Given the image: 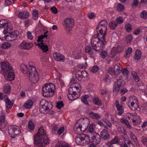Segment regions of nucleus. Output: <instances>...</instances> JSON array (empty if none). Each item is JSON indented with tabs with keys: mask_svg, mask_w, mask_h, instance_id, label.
<instances>
[{
	"mask_svg": "<svg viewBox=\"0 0 147 147\" xmlns=\"http://www.w3.org/2000/svg\"><path fill=\"white\" fill-rule=\"evenodd\" d=\"M88 74L85 70L78 71L76 74V76L78 80L80 81L87 80L88 78Z\"/></svg>",
	"mask_w": 147,
	"mask_h": 147,
	"instance_id": "obj_14",
	"label": "nucleus"
},
{
	"mask_svg": "<svg viewBox=\"0 0 147 147\" xmlns=\"http://www.w3.org/2000/svg\"><path fill=\"white\" fill-rule=\"evenodd\" d=\"M127 104L132 110L135 111L138 107V102L137 97L134 96L130 97L127 101Z\"/></svg>",
	"mask_w": 147,
	"mask_h": 147,
	"instance_id": "obj_11",
	"label": "nucleus"
},
{
	"mask_svg": "<svg viewBox=\"0 0 147 147\" xmlns=\"http://www.w3.org/2000/svg\"><path fill=\"white\" fill-rule=\"evenodd\" d=\"M127 144L125 142H123L121 144L122 147H135L134 144L130 140H128L127 142Z\"/></svg>",
	"mask_w": 147,
	"mask_h": 147,
	"instance_id": "obj_29",
	"label": "nucleus"
},
{
	"mask_svg": "<svg viewBox=\"0 0 147 147\" xmlns=\"http://www.w3.org/2000/svg\"><path fill=\"white\" fill-rule=\"evenodd\" d=\"M122 74L125 76H127L129 72L126 68L122 69L121 70Z\"/></svg>",
	"mask_w": 147,
	"mask_h": 147,
	"instance_id": "obj_58",
	"label": "nucleus"
},
{
	"mask_svg": "<svg viewBox=\"0 0 147 147\" xmlns=\"http://www.w3.org/2000/svg\"><path fill=\"white\" fill-rule=\"evenodd\" d=\"M53 57L55 60L57 61L64 62L65 60V56L62 54L57 52L53 54Z\"/></svg>",
	"mask_w": 147,
	"mask_h": 147,
	"instance_id": "obj_16",
	"label": "nucleus"
},
{
	"mask_svg": "<svg viewBox=\"0 0 147 147\" xmlns=\"http://www.w3.org/2000/svg\"><path fill=\"white\" fill-rule=\"evenodd\" d=\"M117 26L115 22L113 21H111L109 23V26L112 30H114Z\"/></svg>",
	"mask_w": 147,
	"mask_h": 147,
	"instance_id": "obj_43",
	"label": "nucleus"
},
{
	"mask_svg": "<svg viewBox=\"0 0 147 147\" xmlns=\"http://www.w3.org/2000/svg\"><path fill=\"white\" fill-rule=\"evenodd\" d=\"M48 31H46L45 32H44V35H41L38 36V39L37 40L38 42H39L42 41V40L44 39L45 37L47 38V34L48 33Z\"/></svg>",
	"mask_w": 147,
	"mask_h": 147,
	"instance_id": "obj_41",
	"label": "nucleus"
},
{
	"mask_svg": "<svg viewBox=\"0 0 147 147\" xmlns=\"http://www.w3.org/2000/svg\"><path fill=\"white\" fill-rule=\"evenodd\" d=\"M55 147H70V146L66 144H63L62 143L60 142L57 143L55 145Z\"/></svg>",
	"mask_w": 147,
	"mask_h": 147,
	"instance_id": "obj_50",
	"label": "nucleus"
},
{
	"mask_svg": "<svg viewBox=\"0 0 147 147\" xmlns=\"http://www.w3.org/2000/svg\"><path fill=\"white\" fill-rule=\"evenodd\" d=\"M19 18L22 19H25L29 16V13L26 11L20 12L18 15Z\"/></svg>",
	"mask_w": 147,
	"mask_h": 147,
	"instance_id": "obj_25",
	"label": "nucleus"
},
{
	"mask_svg": "<svg viewBox=\"0 0 147 147\" xmlns=\"http://www.w3.org/2000/svg\"><path fill=\"white\" fill-rule=\"evenodd\" d=\"M64 130L65 128L63 127H62L59 128L57 130L58 134L59 135H61L64 131Z\"/></svg>",
	"mask_w": 147,
	"mask_h": 147,
	"instance_id": "obj_64",
	"label": "nucleus"
},
{
	"mask_svg": "<svg viewBox=\"0 0 147 147\" xmlns=\"http://www.w3.org/2000/svg\"><path fill=\"white\" fill-rule=\"evenodd\" d=\"M28 67H27V66L24 64H22L20 65V69L22 71L24 74L27 73L28 74V71L29 70Z\"/></svg>",
	"mask_w": 147,
	"mask_h": 147,
	"instance_id": "obj_24",
	"label": "nucleus"
},
{
	"mask_svg": "<svg viewBox=\"0 0 147 147\" xmlns=\"http://www.w3.org/2000/svg\"><path fill=\"white\" fill-rule=\"evenodd\" d=\"M32 14L33 19L34 20H36L38 17V11L35 9L33 10Z\"/></svg>",
	"mask_w": 147,
	"mask_h": 147,
	"instance_id": "obj_53",
	"label": "nucleus"
},
{
	"mask_svg": "<svg viewBox=\"0 0 147 147\" xmlns=\"http://www.w3.org/2000/svg\"><path fill=\"white\" fill-rule=\"evenodd\" d=\"M33 102L31 100H29L26 101L24 105V107L27 109H30L32 107Z\"/></svg>",
	"mask_w": 147,
	"mask_h": 147,
	"instance_id": "obj_35",
	"label": "nucleus"
},
{
	"mask_svg": "<svg viewBox=\"0 0 147 147\" xmlns=\"http://www.w3.org/2000/svg\"><path fill=\"white\" fill-rule=\"evenodd\" d=\"M81 86L78 83H74L71 84L69 88L67 94L68 98L70 100H73L78 98L80 96Z\"/></svg>",
	"mask_w": 147,
	"mask_h": 147,
	"instance_id": "obj_4",
	"label": "nucleus"
},
{
	"mask_svg": "<svg viewBox=\"0 0 147 147\" xmlns=\"http://www.w3.org/2000/svg\"><path fill=\"white\" fill-rule=\"evenodd\" d=\"M134 116V114L133 115L132 113H127L126 115V119L127 121H129V122H132Z\"/></svg>",
	"mask_w": 147,
	"mask_h": 147,
	"instance_id": "obj_30",
	"label": "nucleus"
},
{
	"mask_svg": "<svg viewBox=\"0 0 147 147\" xmlns=\"http://www.w3.org/2000/svg\"><path fill=\"white\" fill-rule=\"evenodd\" d=\"M132 51V48L131 47H129L125 51V53L124 55V57L126 58L129 57Z\"/></svg>",
	"mask_w": 147,
	"mask_h": 147,
	"instance_id": "obj_27",
	"label": "nucleus"
},
{
	"mask_svg": "<svg viewBox=\"0 0 147 147\" xmlns=\"http://www.w3.org/2000/svg\"><path fill=\"white\" fill-rule=\"evenodd\" d=\"M99 70V67L97 66H94L91 69V71L93 73H95Z\"/></svg>",
	"mask_w": 147,
	"mask_h": 147,
	"instance_id": "obj_63",
	"label": "nucleus"
},
{
	"mask_svg": "<svg viewBox=\"0 0 147 147\" xmlns=\"http://www.w3.org/2000/svg\"><path fill=\"white\" fill-rule=\"evenodd\" d=\"M74 21L72 19L67 18L64 21V26L67 34H70V31L71 30V27L74 24Z\"/></svg>",
	"mask_w": 147,
	"mask_h": 147,
	"instance_id": "obj_15",
	"label": "nucleus"
},
{
	"mask_svg": "<svg viewBox=\"0 0 147 147\" xmlns=\"http://www.w3.org/2000/svg\"><path fill=\"white\" fill-rule=\"evenodd\" d=\"M120 121L122 123H124L128 128H131V127L129 123V121H127L125 118H121L120 119Z\"/></svg>",
	"mask_w": 147,
	"mask_h": 147,
	"instance_id": "obj_36",
	"label": "nucleus"
},
{
	"mask_svg": "<svg viewBox=\"0 0 147 147\" xmlns=\"http://www.w3.org/2000/svg\"><path fill=\"white\" fill-rule=\"evenodd\" d=\"M34 64L32 62H29L30 67L28 71L29 78L30 80L32 82L35 83H37L39 79V76L38 72L36 71Z\"/></svg>",
	"mask_w": 147,
	"mask_h": 147,
	"instance_id": "obj_6",
	"label": "nucleus"
},
{
	"mask_svg": "<svg viewBox=\"0 0 147 147\" xmlns=\"http://www.w3.org/2000/svg\"><path fill=\"white\" fill-rule=\"evenodd\" d=\"M5 121V116L4 115H2L0 117V127L3 124Z\"/></svg>",
	"mask_w": 147,
	"mask_h": 147,
	"instance_id": "obj_60",
	"label": "nucleus"
},
{
	"mask_svg": "<svg viewBox=\"0 0 147 147\" xmlns=\"http://www.w3.org/2000/svg\"><path fill=\"white\" fill-rule=\"evenodd\" d=\"M4 97L6 102V107L9 109H11L13 105V102L10 101L6 95H5Z\"/></svg>",
	"mask_w": 147,
	"mask_h": 147,
	"instance_id": "obj_23",
	"label": "nucleus"
},
{
	"mask_svg": "<svg viewBox=\"0 0 147 147\" xmlns=\"http://www.w3.org/2000/svg\"><path fill=\"white\" fill-rule=\"evenodd\" d=\"M125 29L128 32H130L132 30V26L129 24H126L125 25Z\"/></svg>",
	"mask_w": 147,
	"mask_h": 147,
	"instance_id": "obj_55",
	"label": "nucleus"
},
{
	"mask_svg": "<svg viewBox=\"0 0 147 147\" xmlns=\"http://www.w3.org/2000/svg\"><path fill=\"white\" fill-rule=\"evenodd\" d=\"M100 55L102 57L105 58L107 56L108 53L107 51H103L101 52Z\"/></svg>",
	"mask_w": 147,
	"mask_h": 147,
	"instance_id": "obj_59",
	"label": "nucleus"
},
{
	"mask_svg": "<svg viewBox=\"0 0 147 147\" xmlns=\"http://www.w3.org/2000/svg\"><path fill=\"white\" fill-rule=\"evenodd\" d=\"M1 71L4 74L6 80L12 81L14 79L13 71L11 68L10 64L7 61H4L1 63Z\"/></svg>",
	"mask_w": 147,
	"mask_h": 147,
	"instance_id": "obj_3",
	"label": "nucleus"
},
{
	"mask_svg": "<svg viewBox=\"0 0 147 147\" xmlns=\"http://www.w3.org/2000/svg\"><path fill=\"white\" fill-rule=\"evenodd\" d=\"M95 128V126L94 124L92 123L90 125L88 128V130L90 133L89 135H92L94 134V133H96L94 131V129Z\"/></svg>",
	"mask_w": 147,
	"mask_h": 147,
	"instance_id": "obj_31",
	"label": "nucleus"
},
{
	"mask_svg": "<svg viewBox=\"0 0 147 147\" xmlns=\"http://www.w3.org/2000/svg\"><path fill=\"white\" fill-rule=\"evenodd\" d=\"M141 51L139 49L137 50L135 52V54L134 56V59L136 60H139L141 56Z\"/></svg>",
	"mask_w": 147,
	"mask_h": 147,
	"instance_id": "obj_33",
	"label": "nucleus"
},
{
	"mask_svg": "<svg viewBox=\"0 0 147 147\" xmlns=\"http://www.w3.org/2000/svg\"><path fill=\"white\" fill-rule=\"evenodd\" d=\"M125 81L121 79H119L115 81L114 83L113 87L114 92H118L122 87L124 86Z\"/></svg>",
	"mask_w": 147,
	"mask_h": 147,
	"instance_id": "obj_13",
	"label": "nucleus"
},
{
	"mask_svg": "<svg viewBox=\"0 0 147 147\" xmlns=\"http://www.w3.org/2000/svg\"><path fill=\"white\" fill-rule=\"evenodd\" d=\"M131 75L134 79L136 82H138L139 81V78L138 76L137 73L135 71H132L131 72Z\"/></svg>",
	"mask_w": 147,
	"mask_h": 147,
	"instance_id": "obj_45",
	"label": "nucleus"
},
{
	"mask_svg": "<svg viewBox=\"0 0 147 147\" xmlns=\"http://www.w3.org/2000/svg\"><path fill=\"white\" fill-rule=\"evenodd\" d=\"M107 24V21L105 20H102L98 23L96 29L97 31L100 33L99 34L102 35L104 37L106 35Z\"/></svg>",
	"mask_w": 147,
	"mask_h": 147,
	"instance_id": "obj_10",
	"label": "nucleus"
},
{
	"mask_svg": "<svg viewBox=\"0 0 147 147\" xmlns=\"http://www.w3.org/2000/svg\"><path fill=\"white\" fill-rule=\"evenodd\" d=\"M118 48L114 47L112 48L110 54V57L112 58L114 57L117 54V53L119 52L118 50Z\"/></svg>",
	"mask_w": 147,
	"mask_h": 147,
	"instance_id": "obj_28",
	"label": "nucleus"
},
{
	"mask_svg": "<svg viewBox=\"0 0 147 147\" xmlns=\"http://www.w3.org/2000/svg\"><path fill=\"white\" fill-rule=\"evenodd\" d=\"M129 136L131 139L135 143H137L138 142V140L136 137L132 132H130L129 133Z\"/></svg>",
	"mask_w": 147,
	"mask_h": 147,
	"instance_id": "obj_48",
	"label": "nucleus"
},
{
	"mask_svg": "<svg viewBox=\"0 0 147 147\" xmlns=\"http://www.w3.org/2000/svg\"><path fill=\"white\" fill-rule=\"evenodd\" d=\"M27 36L28 38L30 40H32L33 38V36L32 35L31 32L30 31H27Z\"/></svg>",
	"mask_w": 147,
	"mask_h": 147,
	"instance_id": "obj_56",
	"label": "nucleus"
},
{
	"mask_svg": "<svg viewBox=\"0 0 147 147\" xmlns=\"http://www.w3.org/2000/svg\"><path fill=\"white\" fill-rule=\"evenodd\" d=\"M84 138H83V144L85 143V144H88L90 142H91V140H90V138L88 136H86L84 134Z\"/></svg>",
	"mask_w": 147,
	"mask_h": 147,
	"instance_id": "obj_44",
	"label": "nucleus"
},
{
	"mask_svg": "<svg viewBox=\"0 0 147 147\" xmlns=\"http://www.w3.org/2000/svg\"><path fill=\"white\" fill-rule=\"evenodd\" d=\"M41 107L40 109V111L42 113H49L50 114H53L54 112L51 110L53 107L52 102H48L45 100H42L40 102Z\"/></svg>",
	"mask_w": 147,
	"mask_h": 147,
	"instance_id": "obj_8",
	"label": "nucleus"
},
{
	"mask_svg": "<svg viewBox=\"0 0 147 147\" xmlns=\"http://www.w3.org/2000/svg\"><path fill=\"white\" fill-rule=\"evenodd\" d=\"M141 18H143L144 20L147 19V13L146 11L145 10L143 11L140 15Z\"/></svg>",
	"mask_w": 147,
	"mask_h": 147,
	"instance_id": "obj_49",
	"label": "nucleus"
},
{
	"mask_svg": "<svg viewBox=\"0 0 147 147\" xmlns=\"http://www.w3.org/2000/svg\"><path fill=\"white\" fill-rule=\"evenodd\" d=\"M132 121V124L134 125H137L140 123L141 119L140 117L136 114H134V116Z\"/></svg>",
	"mask_w": 147,
	"mask_h": 147,
	"instance_id": "obj_21",
	"label": "nucleus"
},
{
	"mask_svg": "<svg viewBox=\"0 0 147 147\" xmlns=\"http://www.w3.org/2000/svg\"><path fill=\"white\" fill-rule=\"evenodd\" d=\"M1 34L0 35V39L4 40H6L9 41H14L16 39L17 37L19 35V33L18 31H13L9 33V34Z\"/></svg>",
	"mask_w": 147,
	"mask_h": 147,
	"instance_id": "obj_9",
	"label": "nucleus"
},
{
	"mask_svg": "<svg viewBox=\"0 0 147 147\" xmlns=\"http://www.w3.org/2000/svg\"><path fill=\"white\" fill-rule=\"evenodd\" d=\"M89 136L92 139L91 141V142H93L94 144H97L100 142V139L99 138V135L97 133H94L92 135H89Z\"/></svg>",
	"mask_w": 147,
	"mask_h": 147,
	"instance_id": "obj_17",
	"label": "nucleus"
},
{
	"mask_svg": "<svg viewBox=\"0 0 147 147\" xmlns=\"http://www.w3.org/2000/svg\"><path fill=\"white\" fill-rule=\"evenodd\" d=\"M124 8V6L121 3H119L118 4L117 9L119 11H122L123 10Z\"/></svg>",
	"mask_w": 147,
	"mask_h": 147,
	"instance_id": "obj_54",
	"label": "nucleus"
},
{
	"mask_svg": "<svg viewBox=\"0 0 147 147\" xmlns=\"http://www.w3.org/2000/svg\"><path fill=\"white\" fill-rule=\"evenodd\" d=\"M93 102L96 105L100 106L102 105V102L97 97L94 98L93 100Z\"/></svg>",
	"mask_w": 147,
	"mask_h": 147,
	"instance_id": "obj_38",
	"label": "nucleus"
},
{
	"mask_svg": "<svg viewBox=\"0 0 147 147\" xmlns=\"http://www.w3.org/2000/svg\"><path fill=\"white\" fill-rule=\"evenodd\" d=\"M118 141V138L117 136L115 137L110 142H108L109 144L113 145L117 143Z\"/></svg>",
	"mask_w": 147,
	"mask_h": 147,
	"instance_id": "obj_52",
	"label": "nucleus"
},
{
	"mask_svg": "<svg viewBox=\"0 0 147 147\" xmlns=\"http://www.w3.org/2000/svg\"><path fill=\"white\" fill-rule=\"evenodd\" d=\"M37 46L43 50V52H46L48 51V47L46 45H44L41 42L36 44Z\"/></svg>",
	"mask_w": 147,
	"mask_h": 147,
	"instance_id": "obj_26",
	"label": "nucleus"
},
{
	"mask_svg": "<svg viewBox=\"0 0 147 147\" xmlns=\"http://www.w3.org/2000/svg\"><path fill=\"white\" fill-rule=\"evenodd\" d=\"M115 104L117 108V114L119 115H121L123 113V107L119 104L118 100L115 101Z\"/></svg>",
	"mask_w": 147,
	"mask_h": 147,
	"instance_id": "obj_19",
	"label": "nucleus"
},
{
	"mask_svg": "<svg viewBox=\"0 0 147 147\" xmlns=\"http://www.w3.org/2000/svg\"><path fill=\"white\" fill-rule=\"evenodd\" d=\"M109 134L108 131L105 129L102 130L100 133V137L104 140H106L109 138Z\"/></svg>",
	"mask_w": 147,
	"mask_h": 147,
	"instance_id": "obj_20",
	"label": "nucleus"
},
{
	"mask_svg": "<svg viewBox=\"0 0 147 147\" xmlns=\"http://www.w3.org/2000/svg\"><path fill=\"white\" fill-rule=\"evenodd\" d=\"M141 141L144 145L147 146V137H142Z\"/></svg>",
	"mask_w": 147,
	"mask_h": 147,
	"instance_id": "obj_61",
	"label": "nucleus"
},
{
	"mask_svg": "<svg viewBox=\"0 0 147 147\" xmlns=\"http://www.w3.org/2000/svg\"><path fill=\"white\" fill-rule=\"evenodd\" d=\"M53 78L57 79V80L60 79L61 77V75L59 72L56 71L53 75Z\"/></svg>",
	"mask_w": 147,
	"mask_h": 147,
	"instance_id": "obj_46",
	"label": "nucleus"
},
{
	"mask_svg": "<svg viewBox=\"0 0 147 147\" xmlns=\"http://www.w3.org/2000/svg\"><path fill=\"white\" fill-rule=\"evenodd\" d=\"M85 52L88 54L92 55L94 54L93 50L92 47L90 46H87L85 48Z\"/></svg>",
	"mask_w": 147,
	"mask_h": 147,
	"instance_id": "obj_32",
	"label": "nucleus"
},
{
	"mask_svg": "<svg viewBox=\"0 0 147 147\" xmlns=\"http://www.w3.org/2000/svg\"><path fill=\"white\" fill-rule=\"evenodd\" d=\"M28 127L30 129L33 130L34 128V125L31 120L28 123Z\"/></svg>",
	"mask_w": 147,
	"mask_h": 147,
	"instance_id": "obj_51",
	"label": "nucleus"
},
{
	"mask_svg": "<svg viewBox=\"0 0 147 147\" xmlns=\"http://www.w3.org/2000/svg\"><path fill=\"white\" fill-rule=\"evenodd\" d=\"M102 121L106 124V125L109 127H111L112 126V124L111 123L106 119H103Z\"/></svg>",
	"mask_w": 147,
	"mask_h": 147,
	"instance_id": "obj_62",
	"label": "nucleus"
},
{
	"mask_svg": "<svg viewBox=\"0 0 147 147\" xmlns=\"http://www.w3.org/2000/svg\"><path fill=\"white\" fill-rule=\"evenodd\" d=\"M89 115L91 118L96 119H98L100 117V116L99 115L93 112L90 113Z\"/></svg>",
	"mask_w": 147,
	"mask_h": 147,
	"instance_id": "obj_34",
	"label": "nucleus"
},
{
	"mask_svg": "<svg viewBox=\"0 0 147 147\" xmlns=\"http://www.w3.org/2000/svg\"><path fill=\"white\" fill-rule=\"evenodd\" d=\"M90 41L93 48L96 51L103 49L106 44L105 37L99 34L93 35Z\"/></svg>",
	"mask_w": 147,
	"mask_h": 147,
	"instance_id": "obj_2",
	"label": "nucleus"
},
{
	"mask_svg": "<svg viewBox=\"0 0 147 147\" xmlns=\"http://www.w3.org/2000/svg\"><path fill=\"white\" fill-rule=\"evenodd\" d=\"M76 59L80 58L81 57L80 52L76 50H74L72 53Z\"/></svg>",
	"mask_w": 147,
	"mask_h": 147,
	"instance_id": "obj_37",
	"label": "nucleus"
},
{
	"mask_svg": "<svg viewBox=\"0 0 147 147\" xmlns=\"http://www.w3.org/2000/svg\"><path fill=\"white\" fill-rule=\"evenodd\" d=\"M34 147H45L49 144L50 141L42 127L39 128L38 133L34 136Z\"/></svg>",
	"mask_w": 147,
	"mask_h": 147,
	"instance_id": "obj_1",
	"label": "nucleus"
},
{
	"mask_svg": "<svg viewBox=\"0 0 147 147\" xmlns=\"http://www.w3.org/2000/svg\"><path fill=\"white\" fill-rule=\"evenodd\" d=\"M8 133L11 137L14 138L19 136L20 133V130L17 126L13 125L9 128Z\"/></svg>",
	"mask_w": 147,
	"mask_h": 147,
	"instance_id": "obj_12",
	"label": "nucleus"
},
{
	"mask_svg": "<svg viewBox=\"0 0 147 147\" xmlns=\"http://www.w3.org/2000/svg\"><path fill=\"white\" fill-rule=\"evenodd\" d=\"M127 43H130L132 40V36L131 34L128 35L126 38Z\"/></svg>",
	"mask_w": 147,
	"mask_h": 147,
	"instance_id": "obj_57",
	"label": "nucleus"
},
{
	"mask_svg": "<svg viewBox=\"0 0 147 147\" xmlns=\"http://www.w3.org/2000/svg\"><path fill=\"white\" fill-rule=\"evenodd\" d=\"M89 97L88 95L85 94L81 97L82 101L86 104H88V102L87 100V98Z\"/></svg>",
	"mask_w": 147,
	"mask_h": 147,
	"instance_id": "obj_39",
	"label": "nucleus"
},
{
	"mask_svg": "<svg viewBox=\"0 0 147 147\" xmlns=\"http://www.w3.org/2000/svg\"><path fill=\"white\" fill-rule=\"evenodd\" d=\"M11 88L9 85L8 84L6 85L3 88L4 92L7 93H9L10 90Z\"/></svg>",
	"mask_w": 147,
	"mask_h": 147,
	"instance_id": "obj_47",
	"label": "nucleus"
},
{
	"mask_svg": "<svg viewBox=\"0 0 147 147\" xmlns=\"http://www.w3.org/2000/svg\"><path fill=\"white\" fill-rule=\"evenodd\" d=\"M89 121L86 118L80 119L76 123L74 130L76 134H80L83 132L87 128Z\"/></svg>",
	"mask_w": 147,
	"mask_h": 147,
	"instance_id": "obj_5",
	"label": "nucleus"
},
{
	"mask_svg": "<svg viewBox=\"0 0 147 147\" xmlns=\"http://www.w3.org/2000/svg\"><path fill=\"white\" fill-rule=\"evenodd\" d=\"M114 71L115 72V75H118L120 73V68L118 65H115L114 67Z\"/></svg>",
	"mask_w": 147,
	"mask_h": 147,
	"instance_id": "obj_42",
	"label": "nucleus"
},
{
	"mask_svg": "<svg viewBox=\"0 0 147 147\" xmlns=\"http://www.w3.org/2000/svg\"><path fill=\"white\" fill-rule=\"evenodd\" d=\"M32 43L26 42L24 41H23L19 45V47L22 49L28 50L32 48L33 46Z\"/></svg>",
	"mask_w": 147,
	"mask_h": 147,
	"instance_id": "obj_18",
	"label": "nucleus"
},
{
	"mask_svg": "<svg viewBox=\"0 0 147 147\" xmlns=\"http://www.w3.org/2000/svg\"><path fill=\"white\" fill-rule=\"evenodd\" d=\"M11 44L8 42H5L3 43L1 47L3 49H6L10 48L11 47Z\"/></svg>",
	"mask_w": 147,
	"mask_h": 147,
	"instance_id": "obj_40",
	"label": "nucleus"
},
{
	"mask_svg": "<svg viewBox=\"0 0 147 147\" xmlns=\"http://www.w3.org/2000/svg\"><path fill=\"white\" fill-rule=\"evenodd\" d=\"M84 134H82L80 136H78L75 138V141L76 143L78 144H83Z\"/></svg>",
	"mask_w": 147,
	"mask_h": 147,
	"instance_id": "obj_22",
	"label": "nucleus"
},
{
	"mask_svg": "<svg viewBox=\"0 0 147 147\" xmlns=\"http://www.w3.org/2000/svg\"><path fill=\"white\" fill-rule=\"evenodd\" d=\"M55 89V85L53 83L45 84L42 88V95L45 97H51L54 94Z\"/></svg>",
	"mask_w": 147,
	"mask_h": 147,
	"instance_id": "obj_7",
	"label": "nucleus"
}]
</instances>
